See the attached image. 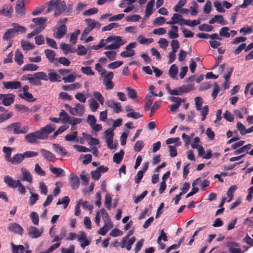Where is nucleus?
Masks as SVG:
<instances>
[{
    "label": "nucleus",
    "mask_w": 253,
    "mask_h": 253,
    "mask_svg": "<svg viewBox=\"0 0 253 253\" xmlns=\"http://www.w3.org/2000/svg\"><path fill=\"white\" fill-rule=\"evenodd\" d=\"M125 152L123 150L120 151L119 153H115L113 156V161L116 164H120L123 159Z\"/></svg>",
    "instance_id": "obj_32"
},
{
    "label": "nucleus",
    "mask_w": 253,
    "mask_h": 253,
    "mask_svg": "<svg viewBox=\"0 0 253 253\" xmlns=\"http://www.w3.org/2000/svg\"><path fill=\"white\" fill-rule=\"evenodd\" d=\"M14 60L19 65H21L23 63V55L18 49H17L15 52Z\"/></svg>",
    "instance_id": "obj_37"
},
{
    "label": "nucleus",
    "mask_w": 253,
    "mask_h": 253,
    "mask_svg": "<svg viewBox=\"0 0 253 253\" xmlns=\"http://www.w3.org/2000/svg\"><path fill=\"white\" fill-rule=\"evenodd\" d=\"M51 125H47L42 127L40 130L28 133L24 136L26 142L29 143H37L38 140H44L48 138V135L54 130Z\"/></svg>",
    "instance_id": "obj_1"
},
{
    "label": "nucleus",
    "mask_w": 253,
    "mask_h": 253,
    "mask_svg": "<svg viewBox=\"0 0 253 253\" xmlns=\"http://www.w3.org/2000/svg\"><path fill=\"white\" fill-rule=\"evenodd\" d=\"M227 247L229 248V252L231 253H243L240 248L238 243L233 242H228L227 244Z\"/></svg>",
    "instance_id": "obj_14"
},
{
    "label": "nucleus",
    "mask_w": 253,
    "mask_h": 253,
    "mask_svg": "<svg viewBox=\"0 0 253 253\" xmlns=\"http://www.w3.org/2000/svg\"><path fill=\"white\" fill-rule=\"evenodd\" d=\"M12 247V253H24L25 249L23 245H15L13 243L10 244Z\"/></svg>",
    "instance_id": "obj_33"
},
{
    "label": "nucleus",
    "mask_w": 253,
    "mask_h": 253,
    "mask_svg": "<svg viewBox=\"0 0 253 253\" xmlns=\"http://www.w3.org/2000/svg\"><path fill=\"white\" fill-rule=\"evenodd\" d=\"M30 193L31 194V196L29 200V203L30 205L33 206L39 200V195L37 194L33 193L31 191H30Z\"/></svg>",
    "instance_id": "obj_48"
},
{
    "label": "nucleus",
    "mask_w": 253,
    "mask_h": 253,
    "mask_svg": "<svg viewBox=\"0 0 253 253\" xmlns=\"http://www.w3.org/2000/svg\"><path fill=\"white\" fill-rule=\"evenodd\" d=\"M43 80L48 81V78L46 74L43 72H39L34 73V74H30L29 79V82L31 84L39 86L42 84V82L40 81Z\"/></svg>",
    "instance_id": "obj_4"
},
{
    "label": "nucleus",
    "mask_w": 253,
    "mask_h": 253,
    "mask_svg": "<svg viewBox=\"0 0 253 253\" xmlns=\"http://www.w3.org/2000/svg\"><path fill=\"white\" fill-rule=\"evenodd\" d=\"M56 61L57 63H59L65 66H69L71 64V62L65 57H61L59 58H56Z\"/></svg>",
    "instance_id": "obj_51"
},
{
    "label": "nucleus",
    "mask_w": 253,
    "mask_h": 253,
    "mask_svg": "<svg viewBox=\"0 0 253 253\" xmlns=\"http://www.w3.org/2000/svg\"><path fill=\"white\" fill-rule=\"evenodd\" d=\"M39 67L32 63L28 64L27 65H25L22 68V71H35L38 70Z\"/></svg>",
    "instance_id": "obj_43"
},
{
    "label": "nucleus",
    "mask_w": 253,
    "mask_h": 253,
    "mask_svg": "<svg viewBox=\"0 0 253 253\" xmlns=\"http://www.w3.org/2000/svg\"><path fill=\"white\" fill-rule=\"evenodd\" d=\"M69 181L71 187L73 189H77L78 188L80 185V180L79 177L72 173L69 175Z\"/></svg>",
    "instance_id": "obj_17"
},
{
    "label": "nucleus",
    "mask_w": 253,
    "mask_h": 253,
    "mask_svg": "<svg viewBox=\"0 0 253 253\" xmlns=\"http://www.w3.org/2000/svg\"><path fill=\"white\" fill-rule=\"evenodd\" d=\"M136 44L135 42L130 43L126 46V50L121 53V56L124 58L133 56L135 54V51L132 49L135 47Z\"/></svg>",
    "instance_id": "obj_6"
},
{
    "label": "nucleus",
    "mask_w": 253,
    "mask_h": 253,
    "mask_svg": "<svg viewBox=\"0 0 253 253\" xmlns=\"http://www.w3.org/2000/svg\"><path fill=\"white\" fill-rule=\"evenodd\" d=\"M89 105L90 110L93 112L96 111L99 106L97 102L94 99H89Z\"/></svg>",
    "instance_id": "obj_50"
},
{
    "label": "nucleus",
    "mask_w": 253,
    "mask_h": 253,
    "mask_svg": "<svg viewBox=\"0 0 253 253\" xmlns=\"http://www.w3.org/2000/svg\"><path fill=\"white\" fill-rule=\"evenodd\" d=\"M178 73V68L177 66L175 64L172 65L169 71V75L172 78H174L176 75Z\"/></svg>",
    "instance_id": "obj_42"
},
{
    "label": "nucleus",
    "mask_w": 253,
    "mask_h": 253,
    "mask_svg": "<svg viewBox=\"0 0 253 253\" xmlns=\"http://www.w3.org/2000/svg\"><path fill=\"white\" fill-rule=\"evenodd\" d=\"M55 9L54 15L58 16L66 9V4L64 1L60 2V0H51L48 3L46 12L48 13L53 9Z\"/></svg>",
    "instance_id": "obj_2"
},
{
    "label": "nucleus",
    "mask_w": 253,
    "mask_h": 253,
    "mask_svg": "<svg viewBox=\"0 0 253 253\" xmlns=\"http://www.w3.org/2000/svg\"><path fill=\"white\" fill-rule=\"evenodd\" d=\"M8 230L10 232L20 235L22 234L23 232V228L16 222L9 224Z\"/></svg>",
    "instance_id": "obj_15"
},
{
    "label": "nucleus",
    "mask_w": 253,
    "mask_h": 253,
    "mask_svg": "<svg viewBox=\"0 0 253 253\" xmlns=\"http://www.w3.org/2000/svg\"><path fill=\"white\" fill-rule=\"evenodd\" d=\"M15 30L14 29H10L8 30L4 34L3 36V40H9L11 37V35L15 33Z\"/></svg>",
    "instance_id": "obj_61"
},
{
    "label": "nucleus",
    "mask_w": 253,
    "mask_h": 253,
    "mask_svg": "<svg viewBox=\"0 0 253 253\" xmlns=\"http://www.w3.org/2000/svg\"><path fill=\"white\" fill-rule=\"evenodd\" d=\"M70 201V200L68 196H65L62 199H59L56 203V205H59L63 204L64 208L65 209L68 206Z\"/></svg>",
    "instance_id": "obj_49"
},
{
    "label": "nucleus",
    "mask_w": 253,
    "mask_h": 253,
    "mask_svg": "<svg viewBox=\"0 0 253 253\" xmlns=\"http://www.w3.org/2000/svg\"><path fill=\"white\" fill-rule=\"evenodd\" d=\"M21 172L22 175L21 180L22 181H26L30 183L33 182V177L30 172L25 168H21Z\"/></svg>",
    "instance_id": "obj_12"
},
{
    "label": "nucleus",
    "mask_w": 253,
    "mask_h": 253,
    "mask_svg": "<svg viewBox=\"0 0 253 253\" xmlns=\"http://www.w3.org/2000/svg\"><path fill=\"white\" fill-rule=\"evenodd\" d=\"M81 32L80 30H77L75 32L73 33L70 38V42L75 44L76 43L78 36L80 34Z\"/></svg>",
    "instance_id": "obj_60"
},
{
    "label": "nucleus",
    "mask_w": 253,
    "mask_h": 253,
    "mask_svg": "<svg viewBox=\"0 0 253 253\" xmlns=\"http://www.w3.org/2000/svg\"><path fill=\"white\" fill-rule=\"evenodd\" d=\"M2 151L3 153L5 154V158L6 160L8 161L9 162L10 160L11 159V155L12 152V149L10 147L4 146L2 148Z\"/></svg>",
    "instance_id": "obj_41"
},
{
    "label": "nucleus",
    "mask_w": 253,
    "mask_h": 253,
    "mask_svg": "<svg viewBox=\"0 0 253 253\" xmlns=\"http://www.w3.org/2000/svg\"><path fill=\"white\" fill-rule=\"evenodd\" d=\"M78 241L81 243V247L83 249L88 246L90 243V242L86 238V236L84 232H80Z\"/></svg>",
    "instance_id": "obj_16"
},
{
    "label": "nucleus",
    "mask_w": 253,
    "mask_h": 253,
    "mask_svg": "<svg viewBox=\"0 0 253 253\" xmlns=\"http://www.w3.org/2000/svg\"><path fill=\"white\" fill-rule=\"evenodd\" d=\"M107 41L109 42H113L105 47V49H116L120 47V46L125 44L126 43L125 40H123L122 38L118 36H111L107 38Z\"/></svg>",
    "instance_id": "obj_3"
},
{
    "label": "nucleus",
    "mask_w": 253,
    "mask_h": 253,
    "mask_svg": "<svg viewBox=\"0 0 253 253\" xmlns=\"http://www.w3.org/2000/svg\"><path fill=\"white\" fill-rule=\"evenodd\" d=\"M48 80L51 83L61 82V76L53 69L48 70Z\"/></svg>",
    "instance_id": "obj_10"
},
{
    "label": "nucleus",
    "mask_w": 253,
    "mask_h": 253,
    "mask_svg": "<svg viewBox=\"0 0 253 253\" xmlns=\"http://www.w3.org/2000/svg\"><path fill=\"white\" fill-rule=\"evenodd\" d=\"M76 80V74L73 73L72 74H69L67 76L62 78V80L64 83H73Z\"/></svg>",
    "instance_id": "obj_40"
},
{
    "label": "nucleus",
    "mask_w": 253,
    "mask_h": 253,
    "mask_svg": "<svg viewBox=\"0 0 253 253\" xmlns=\"http://www.w3.org/2000/svg\"><path fill=\"white\" fill-rule=\"evenodd\" d=\"M126 90L127 91V95L129 97L133 99L137 97V92L135 89L130 87H127Z\"/></svg>",
    "instance_id": "obj_52"
},
{
    "label": "nucleus",
    "mask_w": 253,
    "mask_h": 253,
    "mask_svg": "<svg viewBox=\"0 0 253 253\" xmlns=\"http://www.w3.org/2000/svg\"><path fill=\"white\" fill-rule=\"evenodd\" d=\"M237 189V186L236 185H232L228 189L227 195L229 199L227 200V202H229L232 200L233 197V193Z\"/></svg>",
    "instance_id": "obj_44"
},
{
    "label": "nucleus",
    "mask_w": 253,
    "mask_h": 253,
    "mask_svg": "<svg viewBox=\"0 0 253 253\" xmlns=\"http://www.w3.org/2000/svg\"><path fill=\"white\" fill-rule=\"evenodd\" d=\"M154 3L155 0H151L148 2L145 10V16L149 17L153 13V7Z\"/></svg>",
    "instance_id": "obj_29"
},
{
    "label": "nucleus",
    "mask_w": 253,
    "mask_h": 253,
    "mask_svg": "<svg viewBox=\"0 0 253 253\" xmlns=\"http://www.w3.org/2000/svg\"><path fill=\"white\" fill-rule=\"evenodd\" d=\"M61 48L64 51L65 54L68 52L73 53L76 51L75 48H73L70 44L61 43Z\"/></svg>",
    "instance_id": "obj_34"
},
{
    "label": "nucleus",
    "mask_w": 253,
    "mask_h": 253,
    "mask_svg": "<svg viewBox=\"0 0 253 253\" xmlns=\"http://www.w3.org/2000/svg\"><path fill=\"white\" fill-rule=\"evenodd\" d=\"M21 125L19 122H15L7 126L5 129L9 132L12 131L15 134L20 133L25 134L29 131V127L25 126L21 129Z\"/></svg>",
    "instance_id": "obj_5"
},
{
    "label": "nucleus",
    "mask_w": 253,
    "mask_h": 253,
    "mask_svg": "<svg viewBox=\"0 0 253 253\" xmlns=\"http://www.w3.org/2000/svg\"><path fill=\"white\" fill-rule=\"evenodd\" d=\"M19 96L28 102H34L36 101V98H34L33 95L30 92H26L25 93H20Z\"/></svg>",
    "instance_id": "obj_35"
},
{
    "label": "nucleus",
    "mask_w": 253,
    "mask_h": 253,
    "mask_svg": "<svg viewBox=\"0 0 253 253\" xmlns=\"http://www.w3.org/2000/svg\"><path fill=\"white\" fill-rule=\"evenodd\" d=\"M24 160L23 154H16L10 160V162L12 164H19Z\"/></svg>",
    "instance_id": "obj_26"
},
{
    "label": "nucleus",
    "mask_w": 253,
    "mask_h": 253,
    "mask_svg": "<svg viewBox=\"0 0 253 253\" xmlns=\"http://www.w3.org/2000/svg\"><path fill=\"white\" fill-rule=\"evenodd\" d=\"M233 112L236 116L239 117L240 119H243L244 118L243 114H248V110L246 106H243L240 108L239 109L234 110Z\"/></svg>",
    "instance_id": "obj_24"
},
{
    "label": "nucleus",
    "mask_w": 253,
    "mask_h": 253,
    "mask_svg": "<svg viewBox=\"0 0 253 253\" xmlns=\"http://www.w3.org/2000/svg\"><path fill=\"white\" fill-rule=\"evenodd\" d=\"M44 52L49 62L52 63H53L55 65H57L56 58H55L56 55L55 52L53 50L49 49H45Z\"/></svg>",
    "instance_id": "obj_20"
},
{
    "label": "nucleus",
    "mask_w": 253,
    "mask_h": 253,
    "mask_svg": "<svg viewBox=\"0 0 253 253\" xmlns=\"http://www.w3.org/2000/svg\"><path fill=\"white\" fill-rule=\"evenodd\" d=\"M21 44L22 48L24 50H30L33 49L35 47L33 44H31L29 42L22 41L21 42Z\"/></svg>",
    "instance_id": "obj_46"
},
{
    "label": "nucleus",
    "mask_w": 253,
    "mask_h": 253,
    "mask_svg": "<svg viewBox=\"0 0 253 253\" xmlns=\"http://www.w3.org/2000/svg\"><path fill=\"white\" fill-rule=\"evenodd\" d=\"M187 0H179L177 3L173 7L174 11L178 12H179V10L185 4Z\"/></svg>",
    "instance_id": "obj_56"
},
{
    "label": "nucleus",
    "mask_w": 253,
    "mask_h": 253,
    "mask_svg": "<svg viewBox=\"0 0 253 253\" xmlns=\"http://www.w3.org/2000/svg\"><path fill=\"white\" fill-rule=\"evenodd\" d=\"M49 169L52 173L55 174L57 177L65 176L64 171L61 168H55L52 165H50Z\"/></svg>",
    "instance_id": "obj_25"
},
{
    "label": "nucleus",
    "mask_w": 253,
    "mask_h": 253,
    "mask_svg": "<svg viewBox=\"0 0 253 253\" xmlns=\"http://www.w3.org/2000/svg\"><path fill=\"white\" fill-rule=\"evenodd\" d=\"M237 128L240 131V133L242 135H245L247 134V129L246 126L240 122L237 123Z\"/></svg>",
    "instance_id": "obj_58"
},
{
    "label": "nucleus",
    "mask_w": 253,
    "mask_h": 253,
    "mask_svg": "<svg viewBox=\"0 0 253 253\" xmlns=\"http://www.w3.org/2000/svg\"><path fill=\"white\" fill-rule=\"evenodd\" d=\"M215 22L220 24L222 25H225L226 24L223 16L221 15H215L213 18L209 21L210 24H213Z\"/></svg>",
    "instance_id": "obj_27"
},
{
    "label": "nucleus",
    "mask_w": 253,
    "mask_h": 253,
    "mask_svg": "<svg viewBox=\"0 0 253 253\" xmlns=\"http://www.w3.org/2000/svg\"><path fill=\"white\" fill-rule=\"evenodd\" d=\"M178 27L172 26L169 32V37L171 39H174L178 37Z\"/></svg>",
    "instance_id": "obj_31"
},
{
    "label": "nucleus",
    "mask_w": 253,
    "mask_h": 253,
    "mask_svg": "<svg viewBox=\"0 0 253 253\" xmlns=\"http://www.w3.org/2000/svg\"><path fill=\"white\" fill-rule=\"evenodd\" d=\"M83 135L85 137V139L88 141V143L90 145H96L99 144V139L92 137L89 134H86L83 133Z\"/></svg>",
    "instance_id": "obj_30"
},
{
    "label": "nucleus",
    "mask_w": 253,
    "mask_h": 253,
    "mask_svg": "<svg viewBox=\"0 0 253 253\" xmlns=\"http://www.w3.org/2000/svg\"><path fill=\"white\" fill-rule=\"evenodd\" d=\"M195 107L197 110L200 111L202 109V106L203 103V99L199 96L195 98Z\"/></svg>",
    "instance_id": "obj_53"
},
{
    "label": "nucleus",
    "mask_w": 253,
    "mask_h": 253,
    "mask_svg": "<svg viewBox=\"0 0 253 253\" xmlns=\"http://www.w3.org/2000/svg\"><path fill=\"white\" fill-rule=\"evenodd\" d=\"M223 118L229 122H233L234 119L233 115L228 110L223 114Z\"/></svg>",
    "instance_id": "obj_64"
},
{
    "label": "nucleus",
    "mask_w": 253,
    "mask_h": 253,
    "mask_svg": "<svg viewBox=\"0 0 253 253\" xmlns=\"http://www.w3.org/2000/svg\"><path fill=\"white\" fill-rule=\"evenodd\" d=\"M83 73L89 76H93L94 75V72L92 70L90 67H82L81 69Z\"/></svg>",
    "instance_id": "obj_57"
},
{
    "label": "nucleus",
    "mask_w": 253,
    "mask_h": 253,
    "mask_svg": "<svg viewBox=\"0 0 253 253\" xmlns=\"http://www.w3.org/2000/svg\"><path fill=\"white\" fill-rule=\"evenodd\" d=\"M4 182L8 185V187L12 188H17L20 180H15L11 177L9 175H5L3 178Z\"/></svg>",
    "instance_id": "obj_19"
},
{
    "label": "nucleus",
    "mask_w": 253,
    "mask_h": 253,
    "mask_svg": "<svg viewBox=\"0 0 253 253\" xmlns=\"http://www.w3.org/2000/svg\"><path fill=\"white\" fill-rule=\"evenodd\" d=\"M113 77L114 74L112 72H110L104 76L103 80V84L105 86L107 89H111L114 87V84L112 81Z\"/></svg>",
    "instance_id": "obj_7"
},
{
    "label": "nucleus",
    "mask_w": 253,
    "mask_h": 253,
    "mask_svg": "<svg viewBox=\"0 0 253 253\" xmlns=\"http://www.w3.org/2000/svg\"><path fill=\"white\" fill-rule=\"evenodd\" d=\"M67 33V27L63 24L59 26L57 29V31L54 35V37L58 39L63 38Z\"/></svg>",
    "instance_id": "obj_21"
},
{
    "label": "nucleus",
    "mask_w": 253,
    "mask_h": 253,
    "mask_svg": "<svg viewBox=\"0 0 253 253\" xmlns=\"http://www.w3.org/2000/svg\"><path fill=\"white\" fill-rule=\"evenodd\" d=\"M138 41L140 44H144L152 43L153 42V39L152 38L146 39L142 36H139L138 37Z\"/></svg>",
    "instance_id": "obj_54"
},
{
    "label": "nucleus",
    "mask_w": 253,
    "mask_h": 253,
    "mask_svg": "<svg viewBox=\"0 0 253 253\" xmlns=\"http://www.w3.org/2000/svg\"><path fill=\"white\" fill-rule=\"evenodd\" d=\"M40 152L43 158L46 161L53 162H55L56 160L55 155L52 152L43 148L41 149Z\"/></svg>",
    "instance_id": "obj_9"
},
{
    "label": "nucleus",
    "mask_w": 253,
    "mask_h": 253,
    "mask_svg": "<svg viewBox=\"0 0 253 253\" xmlns=\"http://www.w3.org/2000/svg\"><path fill=\"white\" fill-rule=\"evenodd\" d=\"M99 212H100L101 213L104 222H105L106 223H107V224H110V220L109 218V214L104 209L102 208L100 210Z\"/></svg>",
    "instance_id": "obj_55"
},
{
    "label": "nucleus",
    "mask_w": 253,
    "mask_h": 253,
    "mask_svg": "<svg viewBox=\"0 0 253 253\" xmlns=\"http://www.w3.org/2000/svg\"><path fill=\"white\" fill-rule=\"evenodd\" d=\"M144 146V143L142 140H138L135 143L134 150L136 152L140 151Z\"/></svg>",
    "instance_id": "obj_62"
},
{
    "label": "nucleus",
    "mask_w": 253,
    "mask_h": 253,
    "mask_svg": "<svg viewBox=\"0 0 253 253\" xmlns=\"http://www.w3.org/2000/svg\"><path fill=\"white\" fill-rule=\"evenodd\" d=\"M47 21V18L37 17L32 19V21L35 23V25L31 26L32 28H35L36 26H41L45 25L46 22Z\"/></svg>",
    "instance_id": "obj_28"
},
{
    "label": "nucleus",
    "mask_w": 253,
    "mask_h": 253,
    "mask_svg": "<svg viewBox=\"0 0 253 253\" xmlns=\"http://www.w3.org/2000/svg\"><path fill=\"white\" fill-rule=\"evenodd\" d=\"M16 16L19 17H23L25 14L24 2L23 0H18L15 7Z\"/></svg>",
    "instance_id": "obj_11"
},
{
    "label": "nucleus",
    "mask_w": 253,
    "mask_h": 253,
    "mask_svg": "<svg viewBox=\"0 0 253 253\" xmlns=\"http://www.w3.org/2000/svg\"><path fill=\"white\" fill-rule=\"evenodd\" d=\"M12 94H5L2 99V104L6 106H9L14 102V98Z\"/></svg>",
    "instance_id": "obj_23"
},
{
    "label": "nucleus",
    "mask_w": 253,
    "mask_h": 253,
    "mask_svg": "<svg viewBox=\"0 0 253 253\" xmlns=\"http://www.w3.org/2000/svg\"><path fill=\"white\" fill-rule=\"evenodd\" d=\"M28 233L29 236L33 239L39 238L43 233L42 228L38 229L35 226H30L27 229Z\"/></svg>",
    "instance_id": "obj_8"
},
{
    "label": "nucleus",
    "mask_w": 253,
    "mask_h": 253,
    "mask_svg": "<svg viewBox=\"0 0 253 253\" xmlns=\"http://www.w3.org/2000/svg\"><path fill=\"white\" fill-rule=\"evenodd\" d=\"M229 28L227 27H222L219 31V36L225 38H229L230 36V33L228 32Z\"/></svg>",
    "instance_id": "obj_47"
},
{
    "label": "nucleus",
    "mask_w": 253,
    "mask_h": 253,
    "mask_svg": "<svg viewBox=\"0 0 253 253\" xmlns=\"http://www.w3.org/2000/svg\"><path fill=\"white\" fill-rule=\"evenodd\" d=\"M213 27L212 26H211V25H208L207 24H203L199 26V29L200 31L211 32L213 30Z\"/></svg>",
    "instance_id": "obj_63"
},
{
    "label": "nucleus",
    "mask_w": 253,
    "mask_h": 253,
    "mask_svg": "<svg viewBox=\"0 0 253 253\" xmlns=\"http://www.w3.org/2000/svg\"><path fill=\"white\" fill-rule=\"evenodd\" d=\"M252 147V145L251 144H248L246 145H245L236 150L234 151L233 154L234 155H238L239 154L244 153L245 152H248V151L251 149Z\"/></svg>",
    "instance_id": "obj_39"
},
{
    "label": "nucleus",
    "mask_w": 253,
    "mask_h": 253,
    "mask_svg": "<svg viewBox=\"0 0 253 253\" xmlns=\"http://www.w3.org/2000/svg\"><path fill=\"white\" fill-rule=\"evenodd\" d=\"M81 87V84L79 83H75L69 85H64L62 88L64 90H74L76 89L80 88Z\"/></svg>",
    "instance_id": "obj_36"
},
{
    "label": "nucleus",
    "mask_w": 253,
    "mask_h": 253,
    "mask_svg": "<svg viewBox=\"0 0 253 253\" xmlns=\"http://www.w3.org/2000/svg\"><path fill=\"white\" fill-rule=\"evenodd\" d=\"M59 117L60 121H61L62 123L63 124L68 123L71 117L64 110L61 111L59 114Z\"/></svg>",
    "instance_id": "obj_38"
},
{
    "label": "nucleus",
    "mask_w": 253,
    "mask_h": 253,
    "mask_svg": "<svg viewBox=\"0 0 253 253\" xmlns=\"http://www.w3.org/2000/svg\"><path fill=\"white\" fill-rule=\"evenodd\" d=\"M2 84L6 89H16L21 86V83L19 81L3 82Z\"/></svg>",
    "instance_id": "obj_13"
},
{
    "label": "nucleus",
    "mask_w": 253,
    "mask_h": 253,
    "mask_svg": "<svg viewBox=\"0 0 253 253\" xmlns=\"http://www.w3.org/2000/svg\"><path fill=\"white\" fill-rule=\"evenodd\" d=\"M54 151L58 155L63 157L68 154V152L66 149L58 144H53L52 145Z\"/></svg>",
    "instance_id": "obj_22"
},
{
    "label": "nucleus",
    "mask_w": 253,
    "mask_h": 253,
    "mask_svg": "<svg viewBox=\"0 0 253 253\" xmlns=\"http://www.w3.org/2000/svg\"><path fill=\"white\" fill-rule=\"evenodd\" d=\"M169 100L172 102L176 103L175 104H173L171 105L169 109L170 111L171 112L176 111L178 109L182 102L181 98L178 97L172 96L169 98Z\"/></svg>",
    "instance_id": "obj_18"
},
{
    "label": "nucleus",
    "mask_w": 253,
    "mask_h": 253,
    "mask_svg": "<svg viewBox=\"0 0 253 253\" xmlns=\"http://www.w3.org/2000/svg\"><path fill=\"white\" fill-rule=\"evenodd\" d=\"M191 147L193 149H197L199 155L203 158L205 151L202 146L198 144H191Z\"/></svg>",
    "instance_id": "obj_45"
},
{
    "label": "nucleus",
    "mask_w": 253,
    "mask_h": 253,
    "mask_svg": "<svg viewBox=\"0 0 253 253\" xmlns=\"http://www.w3.org/2000/svg\"><path fill=\"white\" fill-rule=\"evenodd\" d=\"M30 217L34 224L36 225L39 224V217L37 212L35 211H32L31 213Z\"/></svg>",
    "instance_id": "obj_59"
}]
</instances>
